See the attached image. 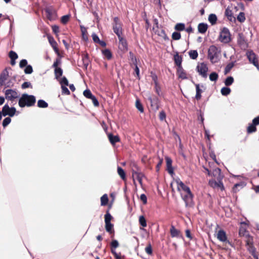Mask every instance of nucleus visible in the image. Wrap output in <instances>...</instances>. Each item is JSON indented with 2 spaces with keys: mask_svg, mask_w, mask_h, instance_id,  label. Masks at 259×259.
<instances>
[{
  "mask_svg": "<svg viewBox=\"0 0 259 259\" xmlns=\"http://www.w3.org/2000/svg\"><path fill=\"white\" fill-rule=\"evenodd\" d=\"M165 160L166 162L167 170L170 174L172 175L174 174V169L172 166V160L168 157H166Z\"/></svg>",
  "mask_w": 259,
  "mask_h": 259,
  "instance_id": "a211bd4d",
  "label": "nucleus"
},
{
  "mask_svg": "<svg viewBox=\"0 0 259 259\" xmlns=\"http://www.w3.org/2000/svg\"><path fill=\"white\" fill-rule=\"evenodd\" d=\"M206 171L207 172L208 176H213L218 179H220L221 178V170L219 168H214L212 173L210 172V171L207 168H205Z\"/></svg>",
  "mask_w": 259,
  "mask_h": 259,
  "instance_id": "2eb2a0df",
  "label": "nucleus"
},
{
  "mask_svg": "<svg viewBox=\"0 0 259 259\" xmlns=\"http://www.w3.org/2000/svg\"><path fill=\"white\" fill-rule=\"evenodd\" d=\"M221 51L215 46H211L208 51V57L212 63H217L220 59Z\"/></svg>",
  "mask_w": 259,
  "mask_h": 259,
  "instance_id": "20e7f679",
  "label": "nucleus"
},
{
  "mask_svg": "<svg viewBox=\"0 0 259 259\" xmlns=\"http://www.w3.org/2000/svg\"><path fill=\"white\" fill-rule=\"evenodd\" d=\"M109 140L110 142L112 144H114L116 142L119 141V138L118 136H114L112 135H109L108 136Z\"/></svg>",
  "mask_w": 259,
  "mask_h": 259,
  "instance_id": "c85d7f7f",
  "label": "nucleus"
},
{
  "mask_svg": "<svg viewBox=\"0 0 259 259\" xmlns=\"http://www.w3.org/2000/svg\"><path fill=\"white\" fill-rule=\"evenodd\" d=\"M256 130V125L252 123L249 125L247 127V132L248 133H251L255 132Z\"/></svg>",
  "mask_w": 259,
  "mask_h": 259,
  "instance_id": "ea45409f",
  "label": "nucleus"
},
{
  "mask_svg": "<svg viewBox=\"0 0 259 259\" xmlns=\"http://www.w3.org/2000/svg\"><path fill=\"white\" fill-rule=\"evenodd\" d=\"M48 38L50 45L53 47L56 53L59 54V50L57 48V43L56 41L55 40L54 38L51 36H48Z\"/></svg>",
  "mask_w": 259,
  "mask_h": 259,
  "instance_id": "f3484780",
  "label": "nucleus"
},
{
  "mask_svg": "<svg viewBox=\"0 0 259 259\" xmlns=\"http://www.w3.org/2000/svg\"><path fill=\"white\" fill-rule=\"evenodd\" d=\"M6 98L9 100H13L18 97V95L16 91L8 89L5 92Z\"/></svg>",
  "mask_w": 259,
  "mask_h": 259,
  "instance_id": "f8f14e48",
  "label": "nucleus"
},
{
  "mask_svg": "<svg viewBox=\"0 0 259 259\" xmlns=\"http://www.w3.org/2000/svg\"><path fill=\"white\" fill-rule=\"evenodd\" d=\"M27 61L25 59H23L20 61L19 63V66L20 68H23L27 66Z\"/></svg>",
  "mask_w": 259,
  "mask_h": 259,
  "instance_id": "6e6d98bb",
  "label": "nucleus"
},
{
  "mask_svg": "<svg viewBox=\"0 0 259 259\" xmlns=\"http://www.w3.org/2000/svg\"><path fill=\"white\" fill-rule=\"evenodd\" d=\"M181 34L178 32H174L172 34V38L175 40H179L181 38Z\"/></svg>",
  "mask_w": 259,
  "mask_h": 259,
  "instance_id": "3c124183",
  "label": "nucleus"
},
{
  "mask_svg": "<svg viewBox=\"0 0 259 259\" xmlns=\"http://www.w3.org/2000/svg\"><path fill=\"white\" fill-rule=\"evenodd\" d=\"M16 112L14 107H10L8 104L5 105L2 108L3 115L6 116L9 115L10 117L13 116Z\"/></svg>",
  "mask_w": 259,
  "mask_h": 259,
  "instance_id": "1a4fd4ad",
  "label": "nucleus"
},
{
  "mask_svg": "<svg viewBox=\"0 0 259 259\" xmlns=\"http://www.w3.org/2000/svg\"><path fill=\"white\" fill-rule=\"evenodd\" d=\"M247 56L250 63H252L255 67L258 69V64L255 55L252 51H249L247 53Z\"/></svg>",
  "mask_w": 259,
  "mask_h": 259,
  "instance_id": "ddd939ff",
  "label": "nucleus"
},
{
  "mask_svg": "<svg viewBox=\"0 0 259 259\" xmlns=\"http://www.w3.org/2000/svg\"><path fill=\"white\" fill-rule=\"evenodd\" d=\"M198 29L200 33H204L207 29V25L204 23H200L198 26Z\"/></svg>",
  "mask_w": 259,
  "mask_h": 259,
  "instance_id": "b1692460",
  "label": "nucleus"
},
{
  "mask_svg": "<svg viewBox=\"0 0 259 259\" xmlns=\"http://www.w3.org/2000/svg\"><path fill=\"white\" fill-rule=\"evenodd\" d=\"M139 223L143 227L147 226V222L144 216L141 215L139 217Z\"/></svg>",
  "mask_w": 259,
  "mask_h": 259,
  "instance_id": "4c0bfd02",
  "label": "nucleus"
},
{
  "mask_svg": "<svg viewBox=\"0 0 259 259\" xmlns=\"http://www.w3.org/2000/svg\"><path fill=\"white\" fill-rule=\"evenodd\" d=\"M112 219V217L111 215L109 213L108 211H107L105 215V224L107 223H111V221Z\"/></svg>",
  "mask_w": 259,
  "mask_h": 259,
  "instance_id": "a19ab883",
  "label": "nucleus"
},
{
  "mask_svg": "<svg viewBox=\"0 0 259 259\" xmlns=\"http://www.w3.org/2000/svg\"><path fill=\"white\" fill-rule=\"evenodd\" d=\"M196 87V99L198 100L201 97V93L203 92V89H204L203 85H200L199 84H195Z\"/></svg>",
  "mask_w": 259,
  "mask_h": 259,
  "instance_id": "dca6fc26",
  "label": "nucleus"
},
{
  "mask_svg": "<svg viewBox=\"0 0 259 259\" xmlns=\"http://www.w3.org/2000/svg\"><path fill=\"white\" fill-rule=\"evenodd\" d=\"M136 108L138 109V110L141 112V113H143L144 112V108L143 107L142 104L141 103L140 100L139 99H137L136 101V104H135Z\"/></svg>",
  "mask_w": 259,
  "mask_h": 259,
  "instance_id": "c756f323",
  "label": "nucleus"
},
{
  "mask_svg": "<svg viewBox=\"0 0 259 259\" xmlns=\"http://www.w3.org/2000/svg\"><path fill=\"white\" fill-rule=\"evenodd\" d=\"M237 20L240 22H243L245 21V17L244 13H239V15L237 16Z\"/></svg>",
  "mask_w": 259,
  "mask_h": 259,
  "instance_id": "de8ad7c7",
  "label": "nucleus"
},
{
  "mask_svg": "<svg viewBox=\"0 0 259 259\" xmlns=\"http://www.w3.org/2000/svg\"><path fill=\"white\" fill-rule=\"evenodd\" d=\"M190 57L192 59H196L198 57V53L196 50H191L189 52Z\"/></svg>",
  "mask_w": 259,
  "mask_h": 259,
  "instance_id": "c9c22d12",
  "label": "nucleus"
},
{
  "mask_svg": "<svg viewBox=\"0 0 259 259\" xmlns=\"http://www.w3.org/2000/svg\"><path fill=\"white\" fill-rule=\"evenodd\" d=\"M231 92V89L227 87H223L221 90V93L223 96H227L230 94Z\"/></svg>",
  "mask_w": 259,
  "mask_h": 259,
  "instance_id": "72a5a7b5",
  "label": "nucleus"
},
{
  "mask_svg": "<svg viewBox=\"0 0 259 259\" xmlns=\"http://www.w3.org/2000/svg\"><path fill=\"white\" fill-rule=\"evenodd\" d=\"M177 74L179 78L185 79L187 78L186 74L183 70L182 67H179L177 70Z\"/></svg>",
  "mask_w": 259,
  "mask_h": 259,
  "instance_id": "5701e85b",
  "label": "nucleus"
},
{
  "mask_svg": "<svg viewBox=\"0 0 259 259\" xmlns=\"http://www.w3.org/2000/svg\"><path fill=\"white\" fill-rule=\"evenodd\" d=\"M9 57L11 59L10 64L12 66H14L16 64L15 60L18 58V55L13 51H11L9 53Z\"/></svg>",
  "mask_w": 259,
  "mask_h": 259,
  "instance_id": "6ab92c4d",
  "label": "nucleus"
},
{
  "mask_svg": "<svg viewBox=\"0 0 259 259\" xmlns=\"http://www.w3.org/2000/svg\"><path fill=\"white\" fill-rule=\"evenodd\" d=\"M196 70L199 74L203 77L206 78L208 68L207 65L204 63H199L197 64Z\"/></svg>",
  "mask_w": 259,
  "mask_h": 259,
  "instance_id": "0eeeda50",
  "label": "nucleus"
},
{
  "mask_svg": "<svg viewBox=\"0 0 259 259\" xmlns=\"http://www.w3.org/2000/svg\"><path fill=\"white\" fill-rule=\"evenodd\" d=\"M113 225L111 223L105 224L106 230L110 233H112L113 232Z\"/></svg>",
  "mask_w": 259,
  "mask_h": 259,
  "instance_id": "c03bdc74",
  "label": "nucleus"
},
{
  "mask_svg": "<svg viewBox=\"0 0 259 259\" xmlns=\"http://www.w3.org/2000/svg\"><path fill=\"white\" fill-rule=\"evenodd\" d=\"M234 82V78L232 76L228 77L225 80V84L226 86L231 85Z\"/></svg>",
  "mask_w": 259,
  "mask_h": 259,
  "instance_id": "58836bf2",
  "label": "nucleus"
},
{
  "mask_svg": "<svg viewBox=\"0 0 259 259\" xmlns=\"http://www.w3.org/2000/svg\"><path fill=\"white\" fill-rule=\"evenodd\" d=\"M37 105L40 108H46L48 105L45 101L40 100L38 101Z\"/></svg>",
  "mask_w": 259,
  "mask_h": 259,
  "instance_id": "49530a36",
  "label": "nucleus"
},
{
  "mask_svg": "<svg viewBox=\"0 0 259 259\" xmlns=\"http://www.w3.org/2000/svg\"><path fill=\"white\" fill-rule=\"evenodd\" d=\"M166 118V114L163 111L160 112L159 113V119L161 120H163Z\"/></svg>",
  "mask_w": 259,
  "mask_h": 259,
  "instance_id": "680f3d73",
  "label": "nucleus"
},
{
  "mask_svg": "<svg viewBox=\"0 0 259 259\" xmlns=\"http://www.w3.org/2000/svg\"><path fill=\"white\" fill-rule=\"evenodd\" d=\"M145 251L148 254H151L152 253V247L150 244L148 245L146 248H145Z\"/></svg>",
  "mask_w": 259,
  "mask_h": 259,
  "instance_id": "bf43d9fd",
  "label": "nucleus"
},
{
  "mask_svg": "<svg viewBox=\"0 0 259 259\" xmlns=\"http://www.w3.org/2000/svg\"><path fill=\"white\" fill-rule=\"evenodd\" d=\"M185 26L183 23H178L175 26V29L179 31H182L185 29Z\"/></svg>",
  "mask_w": 259,
  "mask_h": 259,
  "instance_id": "37998d69",
  "label": "nucleus"
},
{
  "mask_svg": "<svg viewBox=\"0 0 259 259\" xmlns=\"http://www.w3.org/2000/svg\"><path fill=\"white\" fill-rule=\"evenodd\" d=\"M175 63L177 66H179V67H181V63H182V58L179 56H177L175 57Z\"/></svg>",
  "mask_w": 259,
  "mask_h": 259,
  "instance_id": "09e8293b",
  "label": "nucleus"
},
{
  "mask_svg": "<svg viewBox=\"0 0 259 259\" xmlns=\"http://www.w3.org/2000/svg\"><path fill=\"white\" fill-rule=\"evenodd\" d=\"M217 236V238L222 242H225L227 241V237L226 233L222 230H220L218 231Z\"/></svg>",
  "mask_w": 259,
  "mask_h": 259,
  "instance_id": "aec40b11",
  "label": "nucleus"
},
{
  "mask_svg": "<svg viewBox=\"0 0 259 259\" xmlns=\"http://www.w3.org/2000/svg\"><path fill=\"white\" fill-rule=\"evenodd\" d=\"M117 172L122 180H125V174L124 170L122 168L120 167H118Z\"/></svg>",
  "mask_w": 259,
  "mask_h": 259,
  "instance_id": "2f4dec72",
  "label": "nucleus"
},
{
  "mask_svg": "<svg viewBox=\"0 0 259 259\" xmlns=\"http://www.w3.org/2000/svg\"><path fill=\"white\" fill-rule=\"evenodd\" d=\"M119 44L118 48L122 53H125L127 52L128 48L126 41L122 37H118Z\"/></svg>",
  "mask_w": 259,
  "mask_h": 259,
  "instance_id": "9b49d317",
  "label": "nucleus"
},
{
  "mask_svg": "<svg viewBox=\"0 0 259 259\" xmlns=\"http://www.w3.org/2000/svg\"><path fill=\"white\" fill-rule=\"evenodd\" d=\"M102 54L104 57L107 58L108 60H110L112 58V53L108 49H105L102 51Z\"/></svg>",
  "mask_w": 259,
  "mask_h": 259,
  "instance_id": "393cba45",
  "label": "nucleus"
},
{
  "mask_svg": "<svg viewBox=\"0 0 259 259\" xmlns=\"http://www.w3.org/2000/svg\"><path fill=\"white\" fill-rule=\"evenodd\" d=\"M57 80L59 81L61 87L68 85V81L66 77H63L62 78H59V79Z\"/></svg>",
  "mask_w": 259,
  "mask_h": 259,
  "instance_id": "473e14b6",
  "label": "nucleus"
},
{
  "mask_svg": "<svg viewBox=\"0 0 259 259\" xmlns=\"http://www.w3.org/2000/svg\"><path fill=\"white\" fill-rule=\"evenodd\" d=\"M148 100L150 102V105L152 109L154 111H156L159 108L158 99L156 97L152 98L149 97Z\"/></svg>",
  "mask_w": 259,
  "mask_h": 259,
  "instance_id": "4468645a",
  "label": "nucleus"
},
{
  "mask_svg": "<svg viewBox=\"0 0 259 259\" xmlns=\"http://www.w3.org/2000/svg\"><path fill=\"white\" fill-rule=\"evenodd\" d=\"M63 71L60 67L55 68V75L56 78L59 79V78L62 76Z\"/></svg>",
  "mask_w": 259,
  "mask_h": 259,
  "instance_id": "cd10ccee",
  "label": "nucleus"
},
{
  "mask_svg": "<svg viewBox=\"0 0 259 259\" xmlns=\"http://www.w3.org/2000/svg\"><path fill=\"white\" fill-rule=\"evenodd\" d=\"M144 175L139 170H132V177H133V181H134V184L135 185V186L136 187L137 186V185H136V180H137L139 183H140V184L141 185V186H142V180H143V178H144Z\"/></svg>",
  "mask_w": 259,
  "mask_h": 259,
  "instance_id": "6e6552de",
  "label": "nucleus"
},
{
  "mask_svg": "<svg viewBox=\"0 0 259 259\" xmlns=\"http://www.w3.org/2000/svg\"><path fill=\"white\" fill-rule=\"evenodd\" d=\"M225 15L228 18V19L230 21H232L233 19H234V17L233 16V13L232 12V10H231L229 8H228L226 10Z\"/></svg>",
  "mask_w": 259,
  "mask_h": 259,
  "instance_id": "bb28decb",
  "label": "nucleus"
},
{
  "mask_svg": "<svg viewBox=\"0 0 259 259\" xmlns=\"http://www.w3.org/2000/svg\"><path fill=\"white\" fill-rule=\"evenodd\" d=\"M70 17V15H66L62 16L61 19V22L64 24H66L68 22Z\"/></svg>",
  "mask_w": 259,
  "mask_h": 259,
  "instance_id": "a18cd8bd",
  "label": "nucleus"
},
{
  "mask_svg": "<svg viewBox=\"0 0 259 259\" xmlns=\"http://www.w3.org/2000/svg\"><path fill=\"white\" fill-rule=\"evenodd\" d=\"M31 86V83L30 82H24L22 84V89H26Z\"/></svg>",
  "mask_w": 259,
  "mask_h": 259,
  "instance_id": "0e129e2a",
  "label": "nucleus"
},
{
  "mask_svg": "<svg viewBox=\"0 0 259 259\" xmlns=\"http://www.w3.org/2000/svg\"><path fill=\"white\" fill-rule=\"evenodd\" d=\"M170 233L172 237L179 238L181 237L180 231L172 226L170 229Z\"/></svg>",
  "mask_w": 259,
  "mask_h": 259,
  "instance_id": "412c9836",
  "label": "nucleus"
},
{
  "mask_svg": "<svg viewBox=\"0 0 259 259\" xmlns=\"http://www.w3.org/2000/svg\"><path fill=\"white\" fill-rule=\"evenodd\" d=\"M252 123L256 126L259 124V116L254 118L252 120Z\"/></svg>",
  "mask_w": 259,
  "mask_h": 259,
  "instance_id": "774afa93",
  "label": "nucleus"
},
{
  "mask_svg": "<svg viewBox=\"0 0 259 259\" xmlns=\"http://www.w3.org/2000/svg\"><path fill=\"white\" fill-rule=\"evenodd\" d=\"M91 100H92L93 103L95 106L97 107L99 106V102L98 101L97 99L96 98L95 96H94Z\"/></svg>",
  "mask_w": 259,
  "mask_h": 259,
  "instance_id": "338daca9",
  "label": "nucleus"
},
{
  "mask_svg": "<svg viewBox=\"0 0 259 259\" xmlns=\"http://www.w3.org/2000/svg\"><path fill=\"white\" fill-rule=\"evenodd\" d=\"M61 59L58 58L54 62V64L53 65V67L54 68H58V66L61 64Z\"/></svg>",
  "mask_w": 259,
  "mask_h": 259,
  "instance_id": "4d7b16f0",
  "label": "nucleus"
},
{
  "mask_svg": "<svg viewBox=\"0 0 259 259\" xmlns=\"http://www.w3.org/2000/svg\"><path fill=\"white\" fill-rule=\"evenodd\" d=\"M172 189L176 187L178 191L180 193L182 199L184 200L186 205H190L192 204L193 195L190 188L179 178L174 179L171 183Z\"/></svg>",
  "mask_w": 259,
  "mask_h": 259,
  "instance_id": "f257e3e1",
  "label": "nucleus"
},
{
  "mask_svg": "<svg viewBox=\"0 0 259 259\" xmlns=\"http://www.w3.org/2000/svg\"><path fill=\"white\" fill-rule=\"evenodd\" d=\"M244 186V184L243 183H239V184H236L234 187V191H236L237 189V188L238 187H240L241 188H242L243 186Z\"/></svg>",
  "mask_w": 259,
  "mask_h": 259,
  "instance_id": "e2e57ef3",
  "label": "nucleus"
},
{
  "mask_svg": "<svg viewBox=\"0 0 259 259\" xmlns=\"http://www.w3.org/2000/svg\"><path fill=\"white\" fill-rule=\"evenodd\" d=\"M92 37H93V39L94 41V42H98L99 41H100L99 38L95 33L92 34Z\"/></svg>",
  "mask_w": 259,
  "mask_h": 259,
  "instance_id": "69168bd1",
  "label": "nucleus"
},
{
  "mask_svg": "<svg viewBox=\"0 0 259 259\" xmlns=\"http://www.w3.org/2000/svg\"><path fill=\"white\" fill-rule=\"evenodd\" d=\"M114 32L117 34L118 37L121 36V27L120 24H115L113 26Z\"/></svg>",
  "mask_w": 259,
  "mask_h": 259,
  "instance_id": "4be33fe9",
  "label": "nucleus"
},
{
  "mask_svg": "<svg viewBox=\"0 0 259 259\" xmlns=\"http://www.w3.org/2000/svg\"><path fill=\"white\" fill-rule=\"evenodd\" d=\"M248 224L246 222L241 223V226L239 230V234L240 236L245 237L246 238V244L248 246V250L251 253L255 259H258V256L255 254V249L252 245L253 238L248 234L247 229Z\"/></svg>",
  "mask_w": 259,
  "mask_h": 259,
  "instance_id": "f03ea898",
  "label": "nucleus"
},
{
  "mask_svg": "<svg viewBox=\"0 0 259 259\" xmlns=\"http://www.w3.org/2000/svg\"><path fill=\"white\" fill-rule=\"evenodd\" d=\"M13 79L9 75L7 69H5L0 74V86L11 88L13 86Z\"/></svg>",
  "mask_w": 259,
  "mask_h": 259,
  "instance_id": "7ed1b4c3",
  "label": "nucleus"
},
{
  "mask_svg": "<svg viewBox=\"0 0 259 259\" xmlns=\"http://www.w3.org/2000/svg\"><path fill=\"white\" fill-rule=\"evenodd\" d=\"M18 104L20 107L31 106L32 105V95H28L24 94L20 98Z\"/></svg>",
  "mask_w": 259,
  "mask_h": 259,
  "instance_id": "423d86ee",
  "label": "nucleus"
},
{
  "mask_svg": "<svg viewBox=\"0 0 259 259\" xmlns=\"http://www.w3.org/2000/svg\"><path fill=\"white\" fill-rule=\"evenodd\" d=\"M108 202V198L107 194L103 195L101 198V205L102 206L106 205Z\"/></svg>",
  "mask_w": 259,
  "mask_h": 259,
  "instance_id": "7c9ffc66",
  "label": "nucleus"
},
{
  "mask_svg": "<svg viewBox=\"0 0 259 259\" xmlns=\"http://www.w3.org/2000/svg\"><path fill=\"white\" fill-rule=\"evenodd\" d=\"M140 199L143 202V203L144 204L147 203V197L145 194H143L141 195Z\"/></svg>",
  "mask_w": 259,
  "mask_h": 259,
  "instance_id": "052dcab7",
  "label": "nucleus"
},
{
  "mask_svg": "<svg viewBox=\"0 0 259 259\" xmlns=\"http://www.w3.org/2000/svg\"><path fill=\"white\" fill-rule=\"evenodd\" d=\"M209 184L211 187L217 188V186L218 185V182L211 180L209 181Z\"/></svg>",
  "mask_w": 259,
  "mask_h": 259,
  "instance_id": "864d4df0",
  "label": "nucleus"
},
{
  "mask_svg": "<svg viewBox=\"0 0 259 259\" xmlns=\"http://www.w3.org/2000/svg\"><path fill=\"white\" fill-rule=\"evenodd\" d=\"M11 121V119L10 117H6L5 118L3 121V126L4 127H6Z\"/></svg>",
  "mask_w": 259,
  "mask_h": 259,
  "instance_id": "8fccbe9b",
  "label": "nucleus"
},
{
  "mask_svg": "<svg viewBox=\"0 0 259 259\" xmlns=\"http://www.w3.org/2000/svg\"><path fill=\"white\" fill-rule=\"evenodd\" d=\"M219 76L216 72H212L210 74L209 78L212 81H216L218 79Z\"/></svg>",
  "mask_w": 259,
  "mask_h": 259,
  "instance_id": "e433bc0d",
  "label": "nucleus"
},
{
  "mask_svg": "<svg viewBox=\"0 0 259 259\" xmlns=\"http://www.w3.org/2000/svg\"><path fill=\"white\" fill-rule=\"evenodd\" d=\"M218 40L223 44H228L231 41V34L228 28L223 27L220 29Z\"/></svg>",
  "mask_w": 259,
  "mask_h": 259,
  "instance_id": "39448f33",
  "label": "nucleus"
},
{
  "mask_svg": "<svg viewBox=\"0 0 259 259\" xmlns=\"http://www.w3.org/2000/svg\"><path fill=\"white\" fill-rule=\"evenodd\" d=\"M80 29L82 33V38L85 41L87 40L88 39V37L87 28L83 26H80Z\"/></svg>",
  "mask_w": 259,
  "mask_h": 259,
  "instance_id": "a878e982",
  "label": "nucleus"
},
{
  "mask_svg": "<svg viewBox=\"0 0 259 259\" xmlns=\"http://www.w3.org/2000/svg\"><path fill=\"white\" fill-rule=\"evenodd\" d=\"M46 13L48 19L51 21H54L57 18L56 11L52 7H48L46 9Z\"/></svg>",
  "mask_w": 259,
  "mask_h": 259,
  "instance_id": "9d476101",
  "label": "nucleus"
},
{
  "mask_svg": "<svg viewBox=\"0 0 259 259\" xmlns=\"http://www.w3.org/2000/svg\"><path fill=\"white\" fill-rule=\"evenodd\" d=\"M62 93L65 95H69L70 92L67 88V86H62L61 87Z\"/></svg>",
  "mask_w": 259,
  "mask_h": 259,
  "instance_id": "13d9d810",
  "label": "nucleus"
},
{
  "mask_svg": "<svg viewBox=\"0 0 259 259\" xmlns=\"http://www.w3.org/2000/svg\"><path fill=\"white\" fill-rule=\"evenodd\" d=\"M52 28L54 33L56 34V36H58V33L59 32V27L57 25H53L52 26Z\"/></svg>",
  "mask_w": 259,
  "mask_h": 259,
  "instance_id": "603ef678",
  "label": "nucleus"
},
{
  "mask_svg": "<svg viewBox=\"0 0 259 259\" xmlns=\"http://www.w3.org/2000/svg\"><path fill=\"white\" fill-rule=\"evenodd\" d=\"M26 74H30L32 72V67L31 65H27L24 70Z\"/></svg>",
  "mask_w": 259,
  "mask_h": 259,
  "instance_id": "5fc2aeb1",
  "label": "nucleus"
},
{
  "mask_svg": "<svg viewBox=\"0 0 259 259\" xmlns=\"http://www.w3.org/2000/svg\"><path fill=\"white\" fill-rule=\"evenodd\" d=\"M217 20V16L214 14H210L208 17V20L212 25H213L216 23Z\"/></svg>",
  "mask_w": 259,
  "mask_h": 259,
  "instance_id": "f704fd0d",
  "label": "nucleus"
},
{
  "mask_svg": "<svg viewBox=\"0 0 259 259\" xmlns=\"http://www.w3.org/2000/svg\"><path fill=\"white\" fill-rule=\"evenodd\" d=\"M83 95L87 98L92 99L94 96L91 92L89 90H86L83 92Z\"/></svg>",
  "mask_w": 259,
  "mask_h": 259,
  "instance_id": "79ce46f5",
  "label": "nucleus"
}]
</instances>
